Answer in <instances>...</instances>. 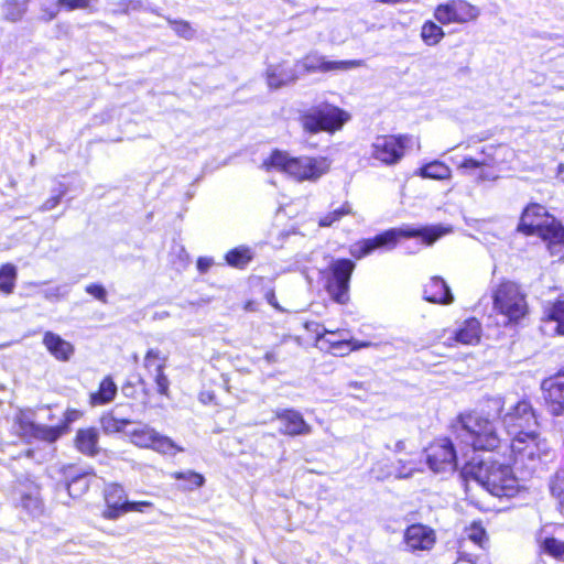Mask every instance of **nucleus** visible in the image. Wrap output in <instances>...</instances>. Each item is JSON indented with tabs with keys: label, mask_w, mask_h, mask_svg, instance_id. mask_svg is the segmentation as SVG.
<instances>
[{
	"label": "nucleus",
	"mask_w": 564,
	"mask_h": 564,
	"mask_svg": "<svg viewBox=\"0 0 564 564\" xmlns=\"http://www.w3.org/2000/svg\"><path fill=\"white\" fill-rule=\"evenodd\" d=\"M130 422L115 417L111 413L101 416L100 424L106 433H118L126 429Z\"/></svg>",
	"instance_id": "40"
},
{
	"label": "nucleus",
	"mask_w": 564,
	"mask_h": 564,
	"mask_svg": "<svg viewBox=\"0 0 564 564\" xmlns=\"http://www.w3.org/2000/svg\"><path fill=\"white\" fill-rule=\"evenodd\" d=\"M501 150L495 145L482 147L477 156H464L456 169L463 176L473 178L476 185L495 183L500 178L497 155Z\"/></svg>",
	"instance_id": "5"
},
{
	"label": "nucleus",
	"mask_w": 564,
	"mask_h": 564,
	"mask_svg": "<svg viewBox=\"0 0 564 564\" xmlns=\"http://www.w3.org/2000/svg\"><path fill=\"white\" fill-rule=\"evenodd\" d=\"M273 294L271 295V297L269 299V302L273 305V306H278L275 303H274V299H273Z\"/></svg>",
	"instance_id": "56"
},
{
	"label": "nucleus",
	"mask_w": 564,
	"mask_h": 564,
	"mask_svg": "<svg viewBox=\"0 0 564 564\" xmlns=\"http://www.w3.org/2000/svg\"><path fill=\"white\" fill-rule=\"evenodd\" d=\"M546 218H553V217H552V216H550V215L546 213V210L544 209V215H543V217H542V216H538V215L534 213V214H532V216L530 217V220H531L532 223H536V221H538V223H542V225H545V227H546V226H549V225H550V223L545 220Z\"/></svg>",
	"instance_id": "51"
},
{
	"label": "nucleus",
	"mask_w": 564,
	"mask_h": 564,
	"mask_svg": "<svg viewBox=\"0 0 564 564\" xmlns=\"http://www.w3.org/2000/svg\"><path fill=\"white\" fill-rule=\"evenodd\" d=\"M30 501L37 508L39 507V501L36 499H30Z\"/></svg>",
	"instance_id": "57"
},
{
	"label": "nucleus",
	"mask_w": 564,
	"mask_h": 564,
	"mask_svg": "<svg viewBox=\"0 0 564 564\" xmlns=\"http://www.w3.org/2000/svg\"><path fill=\"white\" fill-rule=\"evenodd\" d=\"M480 15V9L466 0H449L438 4L434 18L442 24L468 23Z\"/></svg>",
	"instance_id": "15"
},
{
	"label": "nucleus",
	"mask_w": 564,
	"mask_h": 564,
	"mask_svg": "<svg viewBox=\"0 0 564 564\" xmlns=\"http://www.w3.org/2000/svg\"><path fill=\"white\" fill-rule=\"evenodd\" d=\"M29 0H7L3 7V17L7 21L18 22L26 12Z\"/></svg>",
	"instance_id": "34"
},
{
	"label": "nucleus",
	"mask_w": 564,
	"mask_h": 564,
	"mask_svg": "<svg viewBox=\"0 0 564 564\" xmlns=\"http://www.w3.org/2000/svg\"><path fill=\"white\" fill-rule=\"evenodd\" d=\"M315 332H316V336H317V343H319L322 345H327L326 349H328L329 351H332L335 355H337V354L345 355L355 348V347H351V343L346 338H341L339 340L326 338L327 334H329V335L335 334L332 330H327L326 328H323L321 332L318 329H316Z\"/></svg>",
	"instance_id": "29"
},
{
	"label": "nucleus",
	"mask_w": 564,
	"mask_h": 564,
	"mask_svg": "<svg viewBox=\"0 0 564 564\" xmlns=\"http://www.w3.org/2000/svg\"><path fill=\"white\" fill-rule=\"evenodd\" d=\"M82 412L76 409H67L64 413V424L58 426H45L32 422L20 423V427L25 436H33L47 442H55L67 429V425L77 421Z\"/></svg>",
	"instance_id": "17"
},
{
	"label": "nucleus",
	"mask_w": 564,
	"mask_h": 564,
	"mask_svg": "<svg viewBox=\"0 0 564 564\" xmlns=\"http://www.w3.org/2000/svg\"><path fill=\"white\" fill-rule=\"evenodd\" d=\"M42 343L46 350L58 361H68L75 352L72 343L53 332H45Z\"/></svg>",
	"instance_id": "24"
},
{
	"label": "nucleus",
	"mask_w": 564,
	"mask_h": 564,
	"mask_svg": "<svg viewBox=\"0 0 564 564\" xmlns=\"http://www.w3.org/2000/svg\"><path fill=\"white\" fill-rule=\"evenodd\" d=\"M213 265V260L210 258H199L197 260V269L200 272H206Z\"/></svg>",
	"instance_id": "50"
},
{
	"label": "nucleus",
	"mask_w": 564,
	"mask_h": 564,
	"mask_svg": "<svg viewBox=\"0 0 564 564\" xmlns=\"http://www.w3.org/2000/svg\"><path fill=\"white\" fill-rule=\"evenodd\" d=\"M505 401L500 397L488 400V412L470 411L460 413L452 423L456 437L474 451H494L500 444V437L492 421L491 412L501 415Z\"/></svg>",
	"instance_id": "1"
},
{
	"label": "nucleus",
	"mask_w": 564,
	"mask_h": 564,
	"mask_svg": "<svg viewBox=\"0 0 564 564\" xmlns=\"http://www.w3.org/2000/svg\"><path fill=\"white\" fill-rule=\"evenodd\" d=\"M17 268L11 263L0 267V291L4 294H11L15 286Z\"/></svg>",
	"instance_id": "35"
},
{
	"label": "nucleus",
	"mask_w": 564,
	"mask_h": 564,
	"mask_svg": "<svg viewBox=\"0 0 564 564\" xmlns=\"http://www.w3.org/2000/svg\"><path fill=\"white\" fill-rule=\"evenodd\" d=\"M425 460L422 459H400L395 468L397 478H410L416 473H423L425 467Z\"/></svg>",
	"instance_id": "32"
},
{
	"label": "nucleus",
	"mask_w": 564,
	"mask_h": 564,
	"mask_svg": "<svg viewBox=\"0 0 564 564\" xmlns=\"http://www.w3.org/2000/svg\"><path fill=\"white\" fill-rule=\"evenodd\" d=\"M406 449V442L401 440V441H398L395 444H394V447H393V451L395 453H401V452H404Z\"/></svg>",
	"instance_id": "53"
},
{
	"label": "nucleus",
	"mask_w": 564,
	"mask_h": 564,
	"mask_svg": "<svg viewBox=\"0 0 564 564\" xmlns=\"http://www.w3.org/2000/svg\"><path fill=\"white\" fill-rule=\"evenodd\" d=\"M494 310L507 318V324H518L528 314V303L521 288L503 281L492 291Z\"/></svg>",
	"instance_id": "7"
},
{
	"label": "nucleus",
	"mask_w": 564,
	"mask_h": 564,
	"mask_svg": "<svg viewBox=\"0 0 564 564\" xmlns=\"http://www.w3.org/2000/svg\"><path fill=\"white\" fill-rule=\"evenodd\" d=\"M172 30L181 37L191 40L195 36L194 28L186 21H172L169 20Z\"/></svg>",
	"instance_id": "44"
},
{
	"label": "nucleus",
	"mask_w": 564,
	"mask_h": 564,
	"mask_svg": "<svg viewBox=\"0 0 564 564\" xmlns=\"http://www.w3.org/2000/svg\"><path fill=\"white\" fill-rule=\"evenodd\" d=\"M145 367L151 368L154 367L156 375H155V384L158 392L167 395L170 381L167 377L163 372V365L160 357V352L158 350L151 349L147 352L144 358Z\"/></svg>",
	"instance_id": "26"
},
{
	"label": "nucleus",
	"mask_w": 564,
	"mask_h": 564,
	"mask_svg": "<svg viewBox=\"0 0 564 564\" xmlns=\"http://www.w3.org/2000/svg\"><path fill=\"white\" fill-rule=\"evenodd\" d=\"M481 324L476 318L464 321L456 330L452 332V336L445 339V344L453 346L454 344L476 345L481 338Z\"/></svg>",
	"instance_id": "22"
},
{
	"label": "nucleus",
	"mask_w": 564,
	"mask_h": 564,
	"mask_svg": "<svg viewBox=\"0 0 564 564\" xmlns=\"http://www.w3.org/2000/svg\"><path fill=\"white\" fill-rule=\"evenodd\" d=\"M98 437L96 429H80L77 431L75 445L80 453L93 456L98 453Z\"/></svg>",
	"instance_id": "27"
},
{
	"label": "nucleus",
	"mask_w": 564,
	"mask_h": 564,
	"mask_svg": "<svg viewBox=\"0 0 564 564\" xmlns=\"http://www.w3.org/2000/svg\"><path fill=\"white\" fill-rule=\"evenodd\" d=\"M424 299L427 302L448 305L454 302L449 286L440 276H433L424 286Z\"/></svg>",
	"instance_id": "25"
},
{
	"label": "nucleus",
	"mask_w": 564,
	"mask_h": 564,
	"mask_svg": "<svg viewBox=\"0 0 564 564\" xmlns=\"http://www.w3.org/2000/svg\"><path fill=\"white\" fill-rule=\"evenodd\" d=\"M355 269V263L348 259H338L329 265L326 289L330 297L339 303L346 304L349 300V280Z\"/></svg>",
	"instance_id": "13"
},
{
	"label": "nucleus",
	"mask_w": 564,
	"mask_h": 564,
	"mask_svg": "<svg viewBox=\"0 0 564 564\" xmlns=\"http://www.w3.org/2000/svg\"><path fill=\"white\" fill-rule=\"evenodd\" d=\"M444 35L443 29L432 21H427L422 25L421 37L426 45H436Z\"/></svg>",
	"instance_id": "37"
},
{
	"label": "nucleus",
	"mask_w": 564,
	"mask_h": 564,
	"mask_svg": "<svg viewBox=\"0 0 564 564\" xmlns=\"http://www.w3.org/2000/svg\"><path fill=\"white\" fill-rule=\"evenodd\" d=\"M61 10H64L63 8L57 7V2L55 3V8L53 10H45V20L51 21L53 20Z\"/></svg>",
	"instance_id": "52"
},
{
	"label": "nucleus",
	"mask_w": 564,
	"mask_h": 564,
	"mask_svg": "<svg viewBox=\"0 0 564 564\" xmlns=\"http://www.w3.org/2000/svg\"><path fill=\"white\" fill-rule=\"evenodd\" d=\"M413 142L414 138L409 134L378 135L370 144V156L384 165H395Z\"/></svg>",
	"instance_id": "10"
},
{
	"label": "nucleus",
	"mask_w": 564,
	"mask_h": 564,
	"mask_svg": "<svg viewBox=\"0 0 564 564\" xmlns=\"http://www.w3.org/2000/svg\"><path fill=\"white\" fill-rule=\"evenodd\" d=\"M534 213L543 217L544 207L539 204L528 206L521 216L518 226L519 231L525 235L540 236L546 242L547 249L552 256H562L564 253V228L555 218H546L545 220L550 223L546 227L542 225V223H532L530 217Z\"/></svg>",
	"instance_id": "6"
},
{
	"label": "nucleus",
	"mask_w": 564,
	"mask_h": 564,
	"mask_svg": "<svg viewBox=\"0 0 564 564\" xmlns=\"http://www.w3.org/2000/svg\"><path fill=\"white\" fill-rule=\"evenodd\" d=\"M465 471L492 496L513 497L521 487L520 480L514 476L510 466L492 457L478 463H469Z\"/></svg>",
	"instance_id": "4"
},
{
	"label": "nucleus",
	"mask_w": 564,
	"mask_h": 564,
	"mask_svg": "<svg viewBox=\"0 0 564 564\" xmlns=\"http://www.w3.org/2000/svg\"><path fill=\"white\" fill-rule=\"evenodd\" d=\"M200 400L204 403L210 402L213 400V395L209 392H203V393H200Z\"/></svg>",
	"instance_id": "55"
},
{
	"label": "nucleus",
	"mask_w": 564,
	"mask_h": 564,
	"mask_svg": "<svg viewBox=\"0 0 564 564\" xmlns=\"http://www.w3.org/2000/svg\"><path fill=\"white\" fill-rule=\"evenodd\" d=\"M419 175L425 178L443 181L451 178L452 169L444 162L432 161L420 169Z\"/></svg>",
	"instance_id": "31"
},
{
	"label": "nucleus",
	"mask_w": 564,
	"mask_h": 564,
	"mask_svg": "<svg viewBox=\"0 0 564 564\" xmlns=\"http://www.w3.org/2000/svg\"><path fill=\"white\" fill-rule=\"evenodd\" d=\"M545 322L553 324V330L560 336H564V301H557L545 307Z\"/></svg>",
	"instance_id": "28"
},
{
	"label": "nucleus",
	"mask_w": 564,
	"mask_h": 564,
	"mask_svg": "<svg viewBox=\"0 0 564 564\" xmlns=\"http://www.w3.org/2000/svg\"><path fill=\"white\" fill-rule=\"evenodd\" d=\"M62 195H63V193L46 199L43 203V205L41 206V210L48 212V210L54 209L59 204Z\"/></svg>",
	"instance_id": "49"
},
{
	"label": "nucleus",
	"mask_w": 564,
	"mask_h": 564,
	"mask_svg": "<svg viewBox=\"0 0 564 564\" xmlns=\"http://www.w3.org/2000/svg\"><path fill=\"white\" fill-rule=\"evenodd\" d=\"M173 478L176 480H183L184 484L182 485L183 489L185 490H194L196 488H199L204 484V477L200 474H197L195 471L188 470L185 473H174Z\"/></svg>",
	"instance_id": "39"
},
{
	"label": "nucleus",
	"mask_w": 564,
	"mask_h": 564,
	"mask_svg": "<svg viewBox=\"0 0 564 564\" xmlns=\"http://www.w3.org/2000/svg\"><path fill=\"white\" fill-rule=\"evenodd\" d=\"M549 445L536 431L517 433L510 444V458L523 467L534 466L547 456Z\"/></svg>",
	"instance_id": "9"
},
{
	"label": "nucleus",
	"mask_w": 564,
	"mask_h": 564,
	"mask_svg": "<svg viewBox=\"0 0 564 564\" xmlns=\"http://www.w3.org/2000/svg\"><path fill=\"white\" fill-rule=\"evenodd\" d=\"M117 394V386L110 377H106L99 384L98 391L90 394V404L102 405L111 402Z\"/></svg>",
	"instance_id": "30"
},
{
	"label": "nucleus",
	"mask_w": 564,
	"mask_h": 564,
	"mask_svg": "<svg viewBox=\"0 0 564 564\" xmlns=\"http://www.w3.org/2000/svg\"><path fill=\"white\" fill-rule=\"evenodd\" d=\"M88 484L85 477L75 478L70 484L67 485V491L69 496H79L80 492L87 490Z\"/></svg>",
	"instance_id": "46"
},
{
	"label": "nucleus",
	"mask_w": 564,
	"mask_h": 564,
	"mask_svg": "<svg viewBox=\"0 0 564 564\" xmlns=\"http://www.w3.org/2000/svg\"><path fill=\"white\" fill-rule=\"evenodd\" d=\"M556 177L560 182L564 183V164L558 165Z\"/></svg>",
	"instance_id": "54"
},
{
	"label": "nucleus",
	"mask_w": 564,
	"mask_h": 564,
	"mask_svg": "<svg viewBox=\"0 0 564 564\" xmlns=\"http://www.w3.org/2000/svg\"><path fill=\"white\" fill-rule=\"evenodd\" d=\"M297 70L304 69L306 72H333V70H347L362 65V61H327L324 56L318 54H310L301 62L296 63Z\"/></svg>",
	"instance_id": "20"
},
{
	"label": "nucleus",
	"mask_w": 564,
	"mask_h": 564,
	"mask_svg": "<svg viewBox=\"0 0 564 564\" xmlns=\"http://www.w3.org/2000/svg\"><path fill=\"white\" fill-rule=\"evenodd\" d=\"M449 230L441 226L413 227L402 226L387 230L373 238L360 240L350 246L349 252L356 259H361L380 248H393L401 238H419L427 246L434 243L438 238Z\"/></svg>",
	"instance_id": "3"
},
{
	"label": "nucleus",
	"mask_w": 564,
	"mask_h": 564,
	"mask_svg": "<svg viewBox=\"0 0 564 564\" xmlns=\"http://www.w3.org/2000/svg\"><path fill=\"white\" fill-rule=\"evenodd\" d=\"M403 541L409 552L430 551L436 542V534L430 527L416 523L405 529Z\"/></svg>",
	"instance_id": "18"
},
{
	"label": "nucleus",
	"mask_w": 564,
	"mask_h": 564,
	"mask_svg": "<svg viewBox=\"0 0 564 564\" xmlns=\"http://www.w3.org/2000/svg\"><path fill=\"white\" fill-rule=\"evenodd\" d=\"M262 167L275 171L297 183H316L332 167V160L323 155L293 156L286 151L274 150L262 162Z\"/></svg>",
	"instance_id": "2"
},
{
	"label": "nucleus",
	"mask_w": 564,
	"mask_h": 564,
	"mask_svg": "<svg viewBox=\"0 0 564 564\" xmlns=\"http://www.w3.org/2000/svg\"><path fill=\"white\" fill-rule=\"evenodd\" d=\"M106 509L104 518L115 520L127 513V497L124 490L118 485H110L105 491Z\"/></svg>",
	"instance_id": "23"
},
{
	"label": "nucleus",
	"mask_w": 564,
	"mask_h": 564,
	"mask_svg": "<svg viewBox=\"0 0 564 564\" xmlns=\"http://www.w3.org/2000/svg\"><path fill=\"white\" fill-rule=\"evenodd\" d=\"M425 465L434 474L453 473L457 467V454L451 440L433 441L425 449Z\"/></svg>",
	"instance_id": "12"
},
{
	"label": "nucleus",
	"mask_w": 564,
	"mask_h": 564,
	"mask_svg": "<svg viewBox=\"0 0 564 564\" xmlns=\"http://www.w3.org/2000/svg\"><path fill=\"white\" fill-rule=\"evenodd\" d=\"M502 423L512 437L517 436V433L536 431L538 427L536 415L527 400H520L511 406L502 416Z\"/></svg>",
	"instance_id": "14"
},
{
	"label": "nucleus",
	"mask_w": 564,
	"mask_h": 564,
	"mask_svg": "<svg viewBox=\"0 0 564 564\" xmlns=\"http://www.w3.org/2000/svg\"><path fill=\"white\" fill-rule=\"evenodd\" d=\"M351 116L348 111L329 104H321L306 110L301 116L303 129L310 133H318L321 131L335 133L350 120Z\"/></svg>",
	"instance_id": "8"
},
{
	"label": "nucleus",
	"mask_w": 564,
	"mask_h": 564,
	"mask_svg": "<svg viewBox=\"0 0 564 564\" xmlns=\"http://www.w3.org/2000/svg\"><path fill=\"white\" fill-rule=\"evenodd\" d=\"M546 410L553 416L564 414V370L546 378L541 383Z\"/></svg>",
	"instance_id": "16"
},
{
	"label": "nucleus",
	"mask_w": 564,
	"mask_h": 564,
	"mask_svg": "<svg viewBox=\"0 0 564 564\" xmlns=\"http://www.w3.org/2000/svg\"><path fill=\"white\" fill-rule=\"evenodd\" d=\"M86 292L94 296L95 299L106 303L107 302V291L100 284H89L86 286Z\"/></svg>",
	"instance_id": "48"
},
{
	"label": "nucleus",
	"mask_w": 564,
	"mask_h": 564,
	"mask_svg": "<svg viewBox=\"0 0 564 564\" xmlns=\"http://www.w3.org/2000/svg\"><path fill=\"white\" fill-rule=\"evenodd\" d=\"M153 503L151 501H128L127 503V513L129 512H140L144 513L152 509Z\"/></svg>",
	"instance_id": "47"
},
{
	"label": "nucleus",
	"mask_w": 564,
	"mask_h": 564,
	"mask_svg": "<svg viewBox=\"0 0 564 564\" xmlns=\"http://www.w3.org/2000/svg\"><path fill=\"white\" fill-rule=\"evenodd\" d=\"M351 208L348 204L341 205L339 208L322 216L318 220L319 227H330L334 223L341 219V217L349 215Z\"/></svg>",
	"instance_id": "42"
},
{
	"label": "nucleus",
	"mask_w": 564,
	"mask_h": 564,
	"mask_svg": "<svg viewBox=\"0 0 564 564\" xmlns=\"http://www.w3.org/2000/svg\"><path fill=\"white\" fill-rule=\"evenodd\" d=\"M226 262L235 268H245L253 258L250 248L240 246L226 253Z\"/></svg>",
	"instance_id": "33"
},
{
	"label": "nucleus",
	"mask_w": 564,
	"mask_h": 564,
	"mask_svg": "<svg viewBox=\"0 0 564 564\" xmlns=\"http://www.w3.org/2000/svg\"><path fill=\"white\" fill-rule=\"evenodd\" d=\"M274 419L279 421V432L288 436L308 435L312 432L311 425L303 415L294 409L276 410Z\"/></svg>",
	"instance_id": "19"
},
{
	"label": "nucleus",
	"mask_w": 564,
	"mask_h": 564,
	"mask_svg": "<svg viewBox=\"0 0 564 564\" xmlns=\"http://www.w3.org/2000/svg\"><path fill=\"white\" fill-rule=\"evenodd\" d=\"M127 436L134 446L152 449L162 455L174 456L184 451L170 437L160 434L155 429L147 424H140L139 426L128 431Z\"/></svg>",
	"instance_id": "11"
},
{
	"label": "nucleus",
	"mask_w": 564,
	"mask_h": 564,
	"mask_svg": "<svg viewBox=\"0 0 564 564\" xmlns=\"http://www.w3.org/2000/svg\"><path fill=\"white\" fill-rule=\"evenodd\" d=\"M297 65L288 62L270 64L265 70V80L271 89L293 84L299 78Z\"/></svg>",
	"instance_id": "21"
},
{
	"label": "nucleus",
	"mask_w": 564,
	"mask_h": 564,
	"mask_svg": "<svg viewBox=\"0 0 564 564\" xmlns=\"http://www.w3.org/2000/svg\"><path fill=\"white\" fill-rule=\"evenodd\" d=\"M466 538L480 547H485L488 542L486 530L480 521H473L465 528Z\"/></svg>",
	"instance_id": "38"
},
{
	"label": "nucleus",
	"mask_w": 564,
	"mask_h": 564,
	"mask_svg": "<svg viewBox=\"0 0 564 564\" xmlns=\"http://www.w3.org/2000/svg\"><path fill=\"white\" fill-rule=\"evenodd\" d=\"M69 292L67 285H56L44 291V296L47 300H58L65 297Z\"/></svg>",
	"instance_id": "45"
},
{
	"label": "nucleus",
	"mask_w": 564,
	"mask_h": 564,
	"mask_svg": "<svg viewBox=\"0 0 564 564\" xmlns=\"http://www.w3.org/2000/svg\"><path fill=\"white\" fill-rule=\"evenodd\" d=\"M98 0H57V7L66 11L89 10L93 11Z\"/></svg>",
	"instance_id": "43"
},
{
	"label": "nucleus",
	"mask_w": 564,
	"mask_h": 564,
	"mask_svg": "<svg viewBox=\"0 0 564 564\" xmlns=\"http://www.w3.org/2000/svg\"><path fill=\"white\" fill-rule=\"evenodd\" d=\"M541 550L558 560H564V542L554 538H546L541 542Z\"/></svg>",
	"instance_id": "41"
},
{
	"label": "nucleus",
	"mask_w": 564,
	"mask_h": 564,
	"mask_svg": "<svg viewBox=\"0 0 564 564\" xmlns=\"http://www.w3.org/2000/svg\"><path fill=\"white\" fill-rule=\"evenodd\" d=\"M550 491L560 506L561 512L564 513V468L558 469L550 479Z\"/></svg>",
	"instance_id": "36"
}]
</instances>
